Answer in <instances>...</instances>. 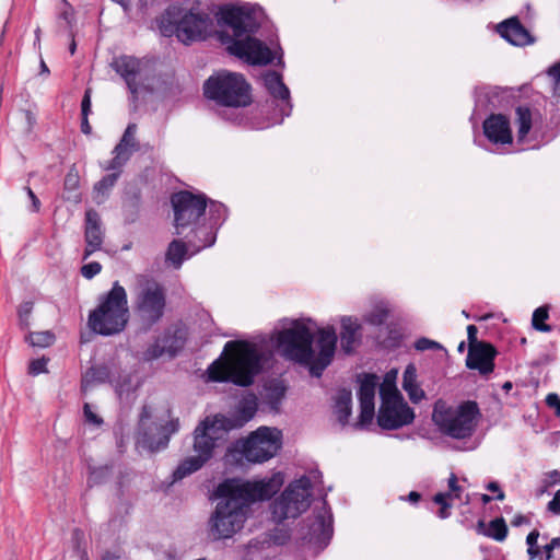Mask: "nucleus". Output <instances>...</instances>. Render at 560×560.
<instances>
[{
  "instance_id": "1",
  "label": "nucleus",
  "mask_w": 560,
  "mask_h": 560,
  "mask_svg": "<svg viewBox=\"0 0 560 560\" xmlns=\"http://www.w3.org/2000/svg\"><path fill=\"white\" fill-rule=\"evenodd\" d=\"M339 323L337 336L334 326L316 328L311 318H299L272 332L269 340L283 358L307 365L311 374L319 377L334 359L338 339L345 354H352L362 342V324L358 317L345 315Z\"/></svg>"
},
{
  "instance_id": "2",
  "label": "nucleus",
  "mask_w": 560,
  "mask_h": 560,
  "mask_svg": "<svg viewBox=\"0 0 560 560\" xmlns=\"http://www.w3.org/2000/svg\"><path fill=\"white\" fill-rule=\"evenodd\" d=\"M280 472L257 480L228 479L220 483V498L209 521V530L214 539L232 537L244 525L252 503L270 499L282 486Z\"/></svg>"
},
{
  "instance_id": "3",
  "label": "nucleus",
  "mask_w": 560,
  "mask_h": 560,
  "mask_svg": "<svg viewBox=\"0 0 560 560\" xmlns=\"http://www.w3.org/2000/svg\"><path fill=\"white\" fill-rule=\"evenodd\" d=\"M265 20L262 9L252 3L224 4L219 10L218 21L226 28L219 35L229 54L253 66H265L278 58L282 62L281 48L273 49L255 37Z\"/></svg>"
},
{
  "instance_id": "4",
  "label": "nucleus",
  "mask_w": 560,
  "mask_h": 560,
  "mask_svg": "<svg viewBox=\"0 0 560 560\" xmlns=\"http://www.w3.org/2000/svg\"><path fill=\"white\" fill-rule=\"evenodd\" d=\"M396 373H387L380 384L381 406L377 413V424L384 430H397L413 422L416 415L412 408L405 401L398 390ZM378 386V377L374 374H365L360 378L358 397L360 401L359 421L355 428L365 429L375 416V393Z\"/></svg>"
},
{
  "instance_id": "5",
  "label": "nucleus",
  "mask_w": 560,
  "mask_h": 560,
  "mask_svg": "<svg viewBox=\"0 0 560 560\" xmlns=\"http://www.w3.org/2000/svg\"><path fill=\"white\" fill-rule=\"evenodd\" d=\"M271 358L272 352L264 341H228L221 357L209 365L208 378L246 387L254 383Z\"/></svg>"
},
{
  "instance_id": "6",
  "label": "nucleus",
  "mask_w": 560,
  "mask_h": 560,
  "mask_svg": "<svg viewBox=\"0 0 560 560\" xmlns=\"http://www.w3.org/2000/svg\"><path fill=\"white\" fill-rule=\"evenodd\" d=\"M129 320L127 292L119 282L100 298L98 305L89 315V327L95 334L113 336L121 332Z\"/></svg>"
},
{
  "instance_id": "7",
  "label": "nucleus",
  "mask_w": 560,
  "mask_h": 560,
  "mask_svg": "<svg viewBox=\"0 0 560 560\" xmlns=\"http://www.w3.org/2000/svg\"><path fill=\"white\" fill-rule=\"evenodd\" d=\"M160 30L164 36L175 34L182 43L190 44L206 39L213 31V21L206 12L172 5L162 15Z\"/></svg>"
},
{
  "instance_id": "8",
  "label": "nucleus",
  "mask_w": 560,
  "mask_h": 560,
  "mask_svg": "<svg viewBox=\"0 0 560 560\" xmlns=\"http://www.w3.org/2000/svg\"><path fill=\"white\" fill-rule=\"evenodd\" d=\"M178 429V419H171L167 406L145 405L140 413L137 443L151 453L165 450Z\"/></svg>"
},
{
  "instance_id": "9",
  "label": "nucleus",
  "mask_w": 560,
  "mask_h": 560,
  "mask_svg": "<svg viewBox=\"0 0 560 560\" xmlns=\"http://www.w3.org/2000/svg\"><path fill=\"white\" fill-rule=\"evenodd\" d=\"M478 416L479 409L475 401L451 405L440 399L433 406L432 421L442 434L465 440L474 434Z\"/></svg>"
},
{
  "instance_id": "10",
  "label": "nucleus",
  "mask_w": 560,
  "mask_h": 560,
  "mask_svg": "<svg viewBox=\"0 0 560 560\" xmlns=\"http://www.w3.org/2000/svg\"><path fill=\"white\" fill-rule=\"evenodd\" d=\"M203 93L208 100L225 107H245L252 102L250 85L244 75L225 70L206 80Z\"/></svg>"
},
{
  "instance_id": "11",
  "label": "nucleus",
  "mask_w": 560,
  "mask_h": 560,
  "mask_svg": "<svg viewBox=\"0 0 560 560\" xmlns=\"http://www.w3.org/2000/svg\"><path fill=\"white\" fill-rule=\"evenodd\" d=\"M312 482L307 476L291 481L271 503V516L276 523L296 518L311 505Z\"/></svg>"
},
{
  "instance_id": "12",
  "label": "nucleus",
  "mask_w": 560,
  "mask_h": 560,
  "mask_svg": "<svg viewBox=\"0 0 560 560\" xmlns=\"http://www.w3.org/2000/svg\"><path fill=\"white\" fill-rule=\"evenodd\" d=\"M110 66L124 79L133 98L142 92L156 90V80L149 60L122 55L114 58Z\"/></svg>"
},
{
  "instance_id": "13",
  "label": "nucleus",
  "mask_w": 560,
  "mask_h": 560,
  "mask_svg": "<svg viewBox=\"0 0 560 560\" xmlns=\"http://www.w3.org/2000/svg\"><path fill=\"white\" fill-rule=\"evenodd\" d=\"M281 442L282 435L278 429L260 427L240 442V451L248 462L264 463L278 453Z\"/></svg>"
},
{
  "instance_id": "14",
  "label": "nucleus",
  "mask_w": 560,
  "mask_h": 560,
  "mask_svg": "<svg viewBox=\"0 0 560 560\" xmlns=\"http://www.w3.org/2000/svg\"><path fill=\"white\" fill-rule=\"evenodd\" d=\"M165 308V295L156 282L139 278V291L136 298V314L141 323L151 327L163 316Z\"/></svg>"
},
{
  "instance_id": "15",
  "label": "nucleus",
  "mask_w": 560,
  "mask_h": 560,
  "mask_svg": "<svg viewBox=\"0 0 560 560\" xmlns=\"http://www.w3.org/2000/svg\"><path fill=\"white\" fill-rule=\"evenodd\" d=\"M230 430L218 415L207 417L194 431V452L198 457L208 462L213 456V451L225 439Z\"/></svg>"
},
{
  "instance_id": "16",
  "label": "nucleus",
  "mask_w": 560,
  "mask_h": 560,
  "mask_svg": "<svg viewBox=\"0 0 560 560\" xmlns=\"http://www.w3.org/2000/svg\"><path fill=\"white\" fill-rule=\"evenodd\" d=\"M172 205L176 234L183 235L184 230L195 225L205 213L207 198L202 194L195 195L189 191H179L172 196Z\"/></svg>"
},
{
  "instance_id": "17",
  "label": "nucleus",
  "mask_w": 560,
  "mask_h": 560,
  "mask_svg": "<svg viewBox=\"0 0 560 560\" xmlns=\"http://www.w3.org/2000/svg\"><path fill=\"white\" fill-rule=\"evenodd\" d=\"M187 338L186 329L176 327L173 330H167L165 335L158 339L144 353L147 360H154L162 355L173 358L183 349Z\"/></svg>"
},
{
  "instance_id": "18",
  "label": "nucleus",
  "mask_w": 560,
  "mask_h": 560,
  "mask_svg": "<svg viewBox=\"0 0 560 560\" xmlns=\"http://www.w3.org/2000/svg\"><path fill=\"white\" fill-rule=\"evenodd\" d=\"M264 86L269 95L278 102L282 116H289L292 110L290 90L284 84L282 75L276 71H267L262 75Z\"/></svg>"
},
{
  "instance_id": "19",
  "label": "nucleus",
  "mask_w": 560,
  "mask_h": 560,
  "mask_svg": "<svg viewBox=\"0 0 560 560\" xmlns=\"http://www.w3.org/2000/svg\"><path fill=\"white\" fill-rule=\"evenodd\" d=\"M495 349L486 342L469 347L466 364L469 369L478 370L480 374H490L494 369Z\"/></svg>"
},
{
  "instance_id": "20",
  "label": "nucleus",
  "mask_w": 560,
  "mask_h": 560,
  "mask_svg": "<svg viewBox=\"0 0 560 560\" xmlns=\"http://www.w3.org/2000/svg\"><path fill=\"white\" fill-rule=\"evenodd\" d=\"M85 249L83 254V259H88L92 254L100 250L103 245L104 232L101 225V219L98 213L90 209L85 213Z\"/></svg>"
},
{
  "instance_id": "21",
  "label": "nucleus",
  "mask_w": 560,
  "mask_h": 560,
  "mask_svg": "<svg viewBox=\"0 0 560 560\" xmlns=\"http://www.w3.org/2000/svg\"><path fill=\"white\" fill-rule=\"evenodd\" d=\"M483 133L493 144H510L513 140L510 121L502 114H493L483 121Z\"/></svg>"
},
{
  "instance_id": "22",
  "label": "nucleus",
  "mask_w": 560,
  "mask_h": 560,
  "mask_svg": "<svg viewBox=\"0 0 560 560\" xmlns=\"http://www.w3.org/2000/svg\"><path fill=\"white\" fill-rule=\"evenodd\" d=\"M257 411V400L256 397L250 395L241 399L235 407V410L231 416H225L218 413L219 418H221L222 423L226 425V428L231 431L234 429L242 428L245 423H247Z\"/></svg>"
},
{
  "instance_id": "23",
  "label": "nucleus",
  "mask_w": 560,
  "mask_h": 560,
  "mask_svg": "<svg viewBox=\"0 0 560 560\" xmlns=\"http://www.w3.org/2000/svg\"><path fill=\"white\" fill-rule=\"evenodd\" d=\"M497 31L501 37L514 46H524L534 42L529 32L521 24L516 16H512L498 24Z\"/></svg>"
},
{
  "instance_id": "24",
  "label": "nucleus",
  "mask_w": 560,
  "mask_h": 560,
  "mask_svg": "<svg viewBox=\"0 0 560 560\" xmlns=\"http://www.w3.org/2000/svg\"><path fill=\"white\" fill-rule=\"evenodd\" d=\"M332 533V521L330 511L324 505L315 516V521L311 525V540L315 539L319 542L328 540Z\"/></svg>"
},
{
  "instance_id": "25",
  "label": "nucleus",
  "mask_w": 560,
  "mask_h": 560,
  "mask_svg": "<svg viewBox=\"0 0 560 560\" xmlns=\"http://www.w3.org/2000/svg\"><path fill=\"white\" fill-rule=\"evenodd\" d=\"M192 238H189L188 245L192 249L191 255L200 252L203 248L210 247L214 244L217 234L214 226L210 225H192Z\"/></svg>"
},
{
  "instance_id": "26",
  "label": "nucleus",
  "mask_w": 560,
  "mask_h": 560,
  "mask_svg": "<svg viewBox=\"0 0 560 560\" xmlns=\"http://www.w3.org/2000/svg\"><path fill=\"white\" fill-rule=\"evenodd\" d=\"M392 312L390 305L386 300L374 299L371 301V307L363 315V320L373 326L383 325Z\"/></svg>"
},
{
  "instance_id": "27",
  "label": "nucleus",
  "mask_w": 560,
  "mask_h": 560,
  "mask_svg": "<svg viewBox=\"0 0 560 560\" xmlns=\"http://www.w3.org/2000/svg\"><path fill=\"white\" fill-rule=\"evenodd\" d=\"M207 462L197 455L184 458L173 472V482L179 481L199 470Z\"/></svg>"
},
{
  "instance_id": "28",
  "label": "nucleus",
  "mask_w": 560,
  "mask_h": 560,
  "mask_svg": "<svg viewBox=\"0 0 560 560\" xmlns=\"http://www.w3.org/2000/svg\"><path fill=\"white\" fill-rule=\"evenodd\" d=\"M352 412V395L350 390H339L335 402V413L341 424L348 423Z\"/></svg>"
},
{
  "instance_id": "29",
  "label": "nucleus",
  "mask_w": 560,
  "mask_h": 560,
  "mask_svg": "<svg viewBox=\"0 0 560 560\" xmlns=\"http://www.w3.org/2000/svg\"><path fill=\"white\" fill-rule=\"evenodd\" d=\"M485 523L480 521L478 523V530L485 536H488L497 541H503L508 535V526L502 517L492 520L488 527H485Z\"/></svg>"
},
{
  "instance_id": "30",
  "label": "nucleus",
  "mask_w": 560,
  "mask_h": 560,
  "mask_svg": "<svg viewBox=\"0 0 560 560\" xmlns=\"http://www.w3.org/2000/svg\"><path fill=\"white\" fill-rule=\"evenodd\" d=\"M135 151L136 150L129 147L127 148L118 143L113 150L114 158L104 164L103 168L106 171H119L128 162Z\"/></svg>"
},
{
  "instance_id": "31",
  "label": "nucleus",
  "mask_w": 560,
  "mask_h": 560,
  "mask_svg": "<svg viewBox=\"0 0 560 560\" xmlns=\"http://www.w3.org/2000/svg\"><path fill=\"white\" fill-rule=\"evenodd\" d=\"M189 248V245L186 246L185 243L174 240L168 245L166 252V260L170 261L175 268H179L184 259L187 257Z\"/></svg>"
},
{
  "instance_id": "32",
  "label": "nucleus",
  "mask_w": 560,
  "mask_h": 560,
  "mask_svg": "<svg viewBox=\"0 0 560 560\" xmlns=\"http://www.w3.org/2000/svg\"><path fill=\"white\" fill-rule=\"evenodd\" d=\"M517 141L524 142L532 128V113L527 107L516 108Z\"/></svg>"
},
{
  "instance_id": "33",
  "label": "nucleus",
  "mask_w": 560,
  "mask_h": 560,
  "mask_svg": "<svg viewBox=\"0 0 560 560\" xmlns=\"http://www.w3.org/2000/svg\"><path fill=\"white\" fill-rule=\"evenodd\" d=\"M118 176L119 173H113L103 177L100 182L95 184L93 198L97 203L104 202V200L108 196L109 190L116 184Z\"/></svg>"
},
{
  "instance_id": "34",
  "label": "nucleus",
  "mask_w": 560,
  "mask_h": 560,
  "mask_svg": "<svg viewBox=\"0 0 560 560\" xmlns=\"http://www.w3.org/2000/svg\"><path fill=\"white\" fill-rule=\"evenodd\" d=\"M25 341L32 347L45 348L55 342V335L49 330L30 332L25 337Z\"/></svg>"
},
{
  "instance_id": "35",
  "label": "nucleus",
  "mask_w": 560,
  "mask_h": 560,
  "mask_svg": "<svg viewBox=\"0 0 560 560\" xmlns=\"http://www.w3.org/2000/svg\"><path fill=\"white\" fill-rule=\"evenodd\" d=\"M548 318V308L545 306L538 307L533 313L532 325L538 331L548 332L551 327L544 324V320Z\"/></svg>"
},
{
  "instance_id": "36",
  "label": "nucleus",
  "mask_w": 560,
  "mask_h": 560,
  "mask_svg": "<svg viewBox=\"0 0 560 560\" xmlns=\"http://www.w3.org/2000/svg\"><path fill=\"white\" fill-rule=\"evenodd\" d=\"M107 376L106 368H92L88 371L82 381V389L86 392L89 389L91 381L97 380L103 381Z\"/></svg>"
},
{
  "instance_id": "37",
  "label": "nucleus",
  "mask_w": 560,
  "mask_h": 560,
  "mask_svg": "<svg viewBox=\"0 0 560 560\" xmlns=\"http://www.w3.org/2000/svg\"><path fill=\"white\" fill-rule=\"evenodd\" d=\"M109 476L108 467H93L90 469V475L88 477V485L93 487L95 485L102 483Z\"/></svg>"
},
{
  "instance_id": "38",
  "label": "nucleus",
  "mask_w": 560,
  "mask_h": 560,
  "mask_svg": "<svg viewBox=\"0 0 560 560\" xmlns=\"http://www.w3.org/2000/svg\"><path fill=\"white\" fill-rule=\"evenodd\" d=\"M136 133H137V125L136 124H129L119 141L120 144L125 147H129L133 150H138V142L136 140Z\"/></svg>"
},
{
  "instance_id": "39",
  "label": "nucleus",
  "mask_w": 560,
  "mask_h": 560,
  "mask_svg": "<svg viewBox=\"0 0 560 560\" xmlns=\"http://www.w3.org/2000/svg\"><path fill=\"white\" fill-rule=\"evenodd\" d=\"M83 416L85 423L89 425L98 428L103 424L102 417L98 416L95 408L89 402H85L83 406Z\"/></svg>"
},
{
  "instance_id": "40",
  "label": "nucleus",
  "mask_w": 560,
  "mask_h": 560,
  "mask_svg": "<svg viewBox=\"0 0 560 560\" xmlns=\"http://www.w3.org/2000/svg\"><path fill=\"white\" fill-rule=\"evenodd\" d=\"M548 77L552 84L553 97L559 102L560 98V61L548 70Z\"/></svg>"
},
{
  "instance_id": "41",
  "label": "nucleus",
  "mask_w": 560,
  "mask_h": 560,
  "mask_svg": "<svg viewBox=\"0 0 560 560\" xmlns=\"http://www.w3.org/2000/svg\"><path fill=\"white\" fill-rule=\"evenodd\" d=\"M415 348L418 350V351H427V350H443L446 352V350L444 349V347L434 341V340H431L429 338H425V337H422V338H419L416 342H415Z\"/></svg>"
},
{
  "instance_id": "42",
  "label": "nucleus",
  "mask_w": 560,
  "mask_h": 560,
  "mask_svg": "<svg viewBox=\"0 0 560 560\" xmlns=\"http://www.w3.org/2000/svg\"><path fill=\"white\" fill-rule=\"evenodd\" d=\"M32 311H33L32 302H24L20 305L18 313H19L20 324L23 328H28Z\"/></svg>"
},
{
  "instance_id": "43",
  "label": "nucleus",
  "mask_w": 560,
  "mask_h": 560,
  "mask_svg": "<svg viewBox=\"0 0 560 560\" xmlns=\"http://www.w3.org/2000/svg\"><path fill=\"white\" fill-rule=\"evenodd\" d=\"M538 537L539 533L537 530L530 532L526 537L527 553L530 559H535L539 555V548L537 547Z\"/></svg>"
},
{
  "instance_id": "44",
  "label": "nucleus",
  "mask_w": 560,
  "mask_h": 560,
  "mask_svg": "<svg viewBox=\"0 0 560 560\" xmlns=\"http://www.w3.org/2000/svg\"><path fill=\"white\" fill-rule=\"evenodd\" d=\"M47 362H48V359H46L44 357L40 359L32 360L28 365V374L36 376L42 373H46L47 372V368H46Z\"/></svg>"
},
{
  "instance_id": "45",
  "label": "nucleus",
  "mask_w": 560,
  "mask_h": 560,
  "mask_svg": "<svg viewBox=\"0 0 560 560\" xmlns=\"http://www.w3.org/2000/svg\"><path fill=\"white\" fill-rule=\"evenodd\" d=\"M417 384V370L415 365L409 364L404 371L402 375V388L411 387Z\"/></svg>"
},
{
  "instance_id": "46",
  "label": "nucleus",
  "mask_w": 560,
  "mask_h": 560,
  "mask_svg": "<svg viewBox=\"0 0 560 560\" xmlns=\"http://www.w3.org/2000/svg\"><path fill=\"white\" fill-rule=\"evenodd\" d=\"M433 502L441 506L438 512V516L441 520H445V518L450 517V515H451L450 509L452 508V503L444 502L443 495H441V494H435L433 497Z\"/></svg>"
},
{
  "instance_id": "47",
  "label": "nucleus",
  "mask_w": 560,
  "mask_h": 560,
  "mask_svg": "<svg viewBox=\"0 0 560 560\" xmlns=\"http://www.w3.org/2000/svg\"><path fill=\"white\" fill-rule=\"evenodd\" d=\"M102 270V266L100 262L97 261H91L89 264H85L82 266L81 268V275L85 278V279H92L93 277H95L96 275H98Z\"/></svg>"
},
{
  "instance_id": "48",
  "label": "nucleus",
  "mask_w": 560,
  "mask_h": 560,
  "mask_svg": "<svg viewBox=\"0 0 560 560\" xmlns=\"http://www.w3.org/2000/svg\"><path fill=\"white\" fill-rule=\"evenodd\" d=\"M24 190L26 191L30 200H31V207L28 210L31 212H39L42 203L40 200L37 198V196L34 194V191L31 189V187L26 186L24 187Z\"/></svg>"
},
{
  "instance_id": "49",
  "label": "nucleus",
  "mask_w": 560,
  "mask_h": 560,
  "mask_svg": "<svg viewBox=\"0 0 560 560\" xmlns=\"http://www.w3.org/2000/svg\"><path fill=\"white\" fill-rule=\"evenodd\" d=\"M412 402H419L424 397V392L416 384L405 388Z\"/></svg>"
},
{
  "instance_id": "50",
  "label": "nucleus",
  "mask_w": 560,
  "mask_h": 560,
  "mask_svg": "<svg viewBox=\"0 0 560 560\" xmlns=\"http://www.w3.org/2000/svg\"><path fill=\"white\" fill-rule=\"evenodd\" d=\"M546 404L555 410L557 417H560V397L557 394H548L546 397Z\"/></svg>"
},
{
  "instance_id": "51",
  "label": "nucleus",
  "mask_w": 560,
  "mask_h": 560,
  "mask_svg": "<svg viewBox=\"0 0 560 560\" xmlns=\"http://www.w3.org/2000/svg\"><path fill=\"white\" fill-rule=\"evenodd\" d=\"M210 212L212 215H213V213L218 214V217L213 220V223H211L214 226L218 224V222L221 218L224 219L225 207L222 203L211 202Z\"/></svg>"
},
{
  "instance_id": "52",
  "label": "nucleus",
  "mask_w": 560,
  "mask_h": 560,
  "mask_svg": "<svg viewBox=\"0 0 560 560\" xmlns=\"http://www.w3.org/2000/svg\"><path fill=\"white\" fill-rule=\"evenodd\" d=\"M447 487L453 493L457 494L460 498L463 488L458 485V479L455 476V474H451V476L448 477Z\"/></svg>"
},
{
  "instance_id": "53",
  "label": "nucleus",
  "mask_w": 560,
  "mask_h": 560,
  "mask_svg": "<svg viewBox=\"0 0 560 560\" xmlns=\"http://www.w3.org/2000/svg\"><path fill=\"white\" fill-rule=\"evenodd\" d=\"M91 112V91L88 89L81 103V115L89 116Z\"/></svg>"
},
{
  "instance_id": "54",
  "label": "nucleus",
  "mask_w": 560,
  "mask_h": 560,
  "mask_svg": "<svg viewBox=\"0 0 560 560\" xmlns=\"http://www.w3.org/2000/svg\"><path fill=\"white\" fill-rule=\"evenodd\" d=\"M548 510L556 515H560V489L556 492L553 499L548 503Z\"/></svg>"
},
{
  "instance_id": "55",
  "label": "nucleus",
  "mask_w": 560,
  "mask_h": 560,
  "mask_svg": "<svg viewBox=\"0 0 560 560\" xmlns=\"http://www.w3.org/2000/svg\"><path fill=\"white\" fill-rule=\"evenodd\" d=\"M477 334H478V329L475 325L467 326V337H468L469 347H475L480 343L477 341Z\"/></svg>"
},
{
  "instance_id": "56",
  "label": "nucleus",
  "mask_w": 560,
  "mask_h": 560,
  "mask_svg": "<svg viewBox=\"0 0 560 560\" xmlns=\"http://www.w3.org/2000/svg\"><path fill=\"white\" fill-rule=\"evenodd\" d=\"M556 548H560V538H552L551 541L544 546V550L546 553L547 560H550L552 558V550Z\"/></svg>"
},
{
  "instance_id": "57",
  "label": "nucleus",
  "mask_w": 560,
  "mask_h": 560,
  "mask_svg": "<svg viewBox=\"0 0 560 560\" xmlns=\"http://www.w3.org/2000/svg\"><path fill=\"white\" fill-rule=\"evenodd\" d=\"M487 490L489 491H492V492H497V497L495 499L499 500V501H502L504 499V493L503 491L500 489V486L498 485V482L495 481H491L487 485Z\"/></svg>"
},
{
  "instance_id": "58",
  "label": "nucleus",
  "mask_w": 560,
  "mask_h": 560,
  "mask_svg": "<svg viewBox=\"0 0 560 560\" xmlns=\"http://www.w3.org/2000/svg\"><path fill=\"white\" fill-rule=\"evenodd\" d=\"M78 184V176L69 173L65 179L66 187L74 188Z\"/></svg>"
},
{
  "instance_id": "59",
  "label": "nucleus",
  "mask_w": 560,
  "mask_h": 560,
  "mask_svg": "<svg viewBox=\"0 0 560 560\" xmlns=\"http://www.w3.org/2000/svg\"><path fill=\"white\" fill-rule=\"evenodd\" d=\"M436 494L443 495L444 502H450V503H452V501H454L456 499H459V497L457 494L453 493L450 489L445 492H438Z\"/></svg>"
},
{
  "instance_id": "60",
  "label": "nucleus",
  "mask_w": 560,
  "mask_h": 560,
  "mask_svg": "<svg viewBox=\"0 0 560 560\" xmlns=\"http://www.w3.org/2000/svg\"><path fill=\"white\" fill-rule=\"evenodd\" d=\"M527 521L528 520L526 516L518 514L513 517L511 523L513 526H521L522 524L526 523Z\"/></svg>"
},
{
  "instance_id": "61",
  "label": "nucleus",
  "mask_w": 560,
  "mask_h": 560,
  "mask_svg": "<svg viewBox=\"0 0 560 560\" xmlns=\"http://www.w3.org/2000/svg\"><path fill=\"white\" fill-rule=\"evenodd\" d=\"M81 130L85 135H89L91 132V126L89 124L88 116H82Z\"/></svg>"
},
{
  "instance_id": "62",
  "label": "nucleus",
  "mask_w": 560,
  "mask_h": 560,
  "mask_svg": "<svg viewBox=\"0 0 560 560\" xmlns=\"http://www.w3.org/2000/svg\"><path fill=\"white\" fill-rule=\"evenodd\" d=\"M271 395H275L277 397V400L279 401L281 399V397L284 395V388L276 386L272 389Z\"/></svg>"
},
{
  "instance_id": "63",
  "label": "nucleus",
  "mask_w": 560,
  "mask_h": 560,
  "mask_svg": "<svg viewBox=\"0 0 560 560\" xmlns=\"http://www.w3.org/2000/svg\"><path fill=\"white\" fill-rule=\"evenodd\" d=\"M419 500H420V493H418L416 491H411L408 494V501H410L412 503H417Z\"/></svg>"
},
{
  "instance_id": "64",
  "label": "nucleus",
  "mask_w": 560,
  "mask_h": 560,
  "mask_svg": "<svg viewBox=\"0 0 560 560\" xmlns=\"http://www.w3.org/2000/svg\"><path fill=\"white\" fill-rule=\"evenodd\" d=\"M549 477L551 478V481L553 483L560 482V472L559 471L555 470V471L550 472Z\"/></svg>"
}]
</instances>
